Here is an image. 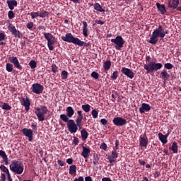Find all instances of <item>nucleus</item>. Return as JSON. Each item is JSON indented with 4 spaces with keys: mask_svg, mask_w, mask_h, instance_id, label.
Wrapping results in <instances>:
<instances>
[{
    "mask_svg": "<svg viewBox=\"0 0 181 181\" xmlns=\"http://www.w3.org/2000/svg\"><path fill=\"white\" fill-rule=\"evenodd\" d=\"M64 42H66L68 43H72L75 45H78L79 47H89L90 44L86 43L83 41H81L80 39L75 37L73 36L71 33H66L65 36L61 37Z\"/></svg>",
    "mask_w": 181,
    "mask_h": 181,
    "instance_id": "f257e3e1",
    "label": "nucleus"
},
{
    "mask_svg": "<svg viewBox=\"0 0 181 181\" xmlns=\"http://www.w3.org/2000/svg\"><path fill=\"white\" fill-rule=\"evenodd\" d=\"M10 169L11 172L16 175H22L24 170V166L23 163L18 160H13L10 165Z\"/></svg>",
    "mask_w": 181,
    "mask_h": 181,
    "instance_id": "f03ea898",
    "label": "nucleus"
},
{
    "mask_svg": "<svg viewBox=\"0 0 181 181\" xmlns=\"http://www.w3.org/2000/svg\"><path fill=\"white\" fill-rule=\"evenodd\" d=\"M163 68V64L160 63H156L154 62H150L148 64L144 66V69L146 71V74H152L154 71Z\"/></svg>",
    "mask_w": 181,
    "mask_h": 181,
    "instance_id": "7ed1b4c3",
    "label": "nucleus"
},
{
    "mask_svg": "<svg viewBox=\"0 0 181 181\" xmlns=\"http://www.w3.org/2000/svg\"><path fill=\"white\" fill-rule=\"evenodd\" d=\"M48 110L46 106H41L40 107H36L35 113L38 118V121L42 122L45 120V115L47 113Z\"/></svg>",
    "mask_w": 181,
    "mask_h": 181,
    "instance_id": "20e7f679",
    "label": "nucleus"
},
{
    "mask_svg": "<svg viewBox=\"0 0 181 181\" xmlns=\"http://www.w3.org/2000/svg\"><path fill=\"white\" fill-rule=\"evenodd\" d=\"M42 34L44 35V38L47 40L48 49L52 51L54 49L53 45L56 42V38L51 33H44Z\"/></svg>",
    "mask_w": 181,
    "mask_h": 181,
    "instance_id": "39448f33",
    "label": "nucleus"
},
{
    "mask_svg": "<svg viewBox=\"0 0 181 181\" xmlns=\"http://www.w3.org/2000/svg\"><path fill=\"white\" fill-rule=\"evenodd\" d=\"M110 42L115 45V49L116 50H121V48H122L124 45V40L120 35L117 36L115 39H111Z\"/></svg>",
    "mask_w": 181,
    "mask_h": 181,
    "instance_id": "423d86ee",
    "label": "nucleus"
},
{
    "mask_svg": "<svg viewBox=\"0 0 181 181\" xmlns=\"http://www.w3.org/2000/svg\"><path fill=\"white\" fill-rule=\"evenodd\" d=\"M74 115V110L72 107L69 106L66 107V115L62 114L59 115V118L62 119V121L67 122L69 119V117L71 118Z\"/></svg>",
    "mask_w": 181,
    "mask_h": 181,
    "instance_id": "0eeeda50",
    "label": "nucleus"
},
{
    "mask_svg": "<svg viewBox=\"0 0 181 181\" xmlns=\"http://www.w3.org/2000/svg\"><path fill=\"white\" fill-rule=\"evenodd\" d=\"M66 122H68L66 124V127H68V130L69 132L76 133L77 130L78 129L77 123L76 124L74 119H69Z\"/></svg>",
    "mask_w": 181,
    "mask_h": 181,
    "instance_id": "6e6552de",
    "label": "nucleus"
},
{
    "mask_svg": "<svg viewBox=\"0 0 181 181\" xmlns=\"http://www.w3.org/2000/svg\"><path fill=\"white\" fill-rule=\"evenodd\" d=\"M112 123L115 126L122 127V126L127 124V119H123L121 117H117L113 118Z\"/></svg>",
    "mask_w": 181,
    "mask_h": 181,
    "instance_id": "1a4fd4ad",
    "label": "nucleus"
},
{
    "mask_svg": "<svg viewBox=\"0 0 181 181\" xmlns=\"http://www.w3.org/2000/svg\"><path fill=\"white\" fill-rule=\"evenodd\" d=\"M43 90H44L43 86H42L41 84H40L38 83H34L32 86V90L33 93H35L36 94L42 93Z\"/></svg>",
    "mask_w": 181,
    "mask_h": 181,
    "instance_id": "9d476101",
    "label": "nucleus"
},
{
    "mask_svg": "<svg viewBox=\"0 0 181 181\" xmlns=\"http://www.w3.org/2000/svg\"><path fill=\"white\" fill-rule=\"evenodd\" d=\"M121 72L122 74L126 75L127 77L130 79H133L134 77V73L133 72V71L128 68H125V67L122 68Z\"/></svg>",
    "mask_w": 181,
    "mask_h": 181,
    "instance_id": "9b49d317",
    "label": "nucleus"
},
{
    "mask_svg": "<svg viewBox=\"0 0 181 181\" xmlns=\"http://www.w3.org/2000/svg\"><path fill=\"white\" fill-rule=\"evenodd\" d=\"M23 134L29 139V141L33 139V132L30 129L24 128L22 129Z\"/></svg>",
    "mask_w": 181,
    "mask_h": 181,
    "instance_id": "f8f14e48",
    "label": "nucleus"
},
{
    "mask_svg": "<svg viewBox=\"0 0 181 181\" xmlns=\"http://www.w3.org/2000/svg\"><path fill=\"white\" fill-rule=\"evenodd\" d=\"M21 105L25 107L26 111H28L30 110V102L28 97H26L25 98L23 97H21Z\"/></svg>",
    "mask_w": 181,
    "mask_h": 181,
    "instance_id": "ddd939ff",
    "label": "nucleus"
},
{
    "mask_svg": "<svg viewBox=\"0 0 181 181\" xmlns=\"http://www.w3.org/2000/svg\"><path fill=\"white\" fill-rule=\"evenodd\" d=\"M180 5V1L179 0H168V8H173V9H177L178 8V6Z\"/></svg>",
    "mask_w": 181,
    "mask_h": 181,
    "instance_id": "4468645a",
    "label": "nucleus"
},
{
    "mask_svg": "<svg viewBox=\"0 0 181 181\" xmlns=\"http://www.w3.org/2000/svg\"><path fill=\"white\" fill-rule=\"evenodd\" d=\"M8 61L12 63L15 67L21 70L23 69L22 66L20 64L18 59L16 57H9Z\"/></svg>",
    "mask_w": 181,
    "mask_h": 181,
    "instance_id": "2eb2a0df",
    "label": "nucleus"
},
{
    "mask_svg": "<svg viewBox=\"0 0 181 181\" xmlns=\"http://www.w3.org/2000/svg\"><path fill=\"white\" fill-rule=\"evenodd\" d=\"M78 113V117H76V119H75V122H76V124L78 125V127H81V123L83 119V115L82 110H78L76 112Z\"/></svg>",
    "mask_w": 181,
    "mask_h": 181,
    "instance_id": "dca6fc26",
    "label": "nucleus"
},
{
    "mask_svg": "<svg viewBox=\"0 0 181 181\" xmlns=\"http://www.w3.org/2000/svg\"><path fill=\"white\" fill-rule=\"evenodd\" d=\"M8 28L16 37L21 38V37H23L22 33L20 31L17 30L15 26H8Z\"/></svg>",
    "mask_w": 181,
    "mask_h": 181,
    "instance_id": "f3484780",
    "label": "nucleus"
},
{
    "mask_svg": "<svg viewBox=\"0 0 181 181\" xmlns=\"http://www.w3.org/2000/svg\"><path fill=\"white\" fill-rule=\"evenodd\" d=\"M156 34L160 39H163L165 37V29L163 28L162 25H159L158 28L155 29Z\"/></svg>",
    "mask_w": 181,
    "mask_h": 181,
    "instance_id": "a211bd4d",
    "label": "nucleus"
},
{
    "mask_svg": "<svg viewBox=\"0 0 181 181\" xmlns=\"http://www.w3.org/2000/svg\"><path fill=\"white\" fill-rule=\"evenodd\" d=\"M158 37H159L158 34L156 33L155 30H153V32L152 33V35L150 37V40L148 41V42L150 44H152V45L157 44V42H158Z\"/></svg>",
    "mask_w": 181,
    "mask_h": 181,
    "instance_id": "6ab92c4d",
    "label": "nucleus"
},
{
    "mask_svg": "<svg viewBox=\"0 0 181 181\" xmlns=\"http://www.w3.org/2000/svg\"><path fill=\"white\" fill-rule=\"evenodd\" d=\"M151 110V107L147 103H142L141 107L139 109L141 114L145 113V112H148Z\"/></svg>",
    "mask_w": 181,
    "mask_h": 181,
    "instance_id": "aec40b11",
    "label": "nucleus"
},
{
    "mask_svg": "<svg viewBox=\"0 0 181 181\" xmlns=\"http://www.w3.org/2000/svg\"><path fill=\"white\" fill-rule=\"evenodd\" d=\"M148 144V139L146 135L144 136H140L139 137V146L141 147H147Z\"/></svg>",
    "mask_w": 181,
    "mask_h": 181,
    "instance_id": "412c9836",
    "label": "nucleus"
},
{
    "mask_svg": "<svg viewBox=\"0 0 181 181\" xmlns=\"http://www.w3.org/2000/svg\"><path fill=\"white\" fill-rule=\"evenodd\" d=\"M156 8L158 9V11L160 14L164 15L167 12L165 5L160 4V3H156Z\"/></svg>",
    "mask_w": 181,
    "mask_h": 181,
    "instance_id": "4be33fe9",
    "label": "nucleus"
},
{
    "mask_svg": "<svg viewBox=\"0 0 181 181\" xmlns=\"http://www.w3.org/2000/svg\"><path fill=\"white\" fill-rule=\"evenodd\" d=\"M90 153V148L87 146H82V157L84 158H88L89 155Z\"/></svg>",
    "mask_w": 181,
    "mask_h": 181,
    "instance_id": "5701e85b",
    "label": "nucleus"
},
{
    "mask_svg": "<svg viewBox=\"0 0 181 181\" xmlns=\"http://www.w3.org/2000/svg\"><path fill=\"white\" fill-rule=\"evenodd\" d=\"M160 76L163 80V83H165L170 78V75L168 73V71L164 69L160 72Z\"/></svg>",
    "mask_w": 181,
    "mask_h": 181,
    "instance_id": "b1692460",
    "label": "nucleus"
},
{
    "mask_svg": "<svg viewBox=\"0 0 181 181\" xmlns=\"http://www.w3.org/2000/svg\"><path fill=\"white\" fill-rule=\"evenodd\" d=\"M169 149H170L173 153H178V145L176 141L173 142V144L170 147H169Z\"/></svg>",
    "mask_w": 181,
    "mask_h": 181,
    "instance_id": "393cba45",
    "label": "nucleus"
},
{
    "mask_svg": "<svg viewBox=\"0 0 181 181\" xmlns=\"http://www.w3.org/2000/svg\"><path fill=\"white\" fill-rule=\"evenodd\" d=\"M0 156L4 159L5 164L7 165H8V158L6 155V153H5V151L0 150Z\"/></svg>",
    "mask_w": 181,
    "mask_h": 181,
    "instance_id": "a878e982",
    "label": "nucleus"
},
{
    "mask_svg": "<svg viewBox=\"0 0 181 181\" xmlns=\"http://www.w3.org/2000/svg\"><path fill=\"white\" fill-rule=\"evenodd\" d=\"M82 24H83V28L82 29V32L83 33V36L88 37V23L86 22L83 21V22H82Z\"/></svg>",
    "mask_w": 181,
    "mask_h": 181,
    "instance_id": "bb28decb",
    "label": "nucleus"
},
{
    "mask_svg": "<svg viewBox=\"0 0 181 181\" xmlns=\"http://www.w3.org/2000/svg\"><path fill=\"white\" fill-rule=\"evenodd\" d=\"M93 8H94V10H95L100 13L105 12V10L103 8L101 5L98 3H95L93 4Z\"/></svg>",
    "mask_w": 181,
    "mask_h": 181,
    "instance_id": "cd10ccee",
    "label": "nucleus"
},
{
    "mask_svg": "<svg viewBox=\"0 0 181 181\" xmlns=\"http://www.w3.org/2000/svg\"><path fill=\"white\" fill-rule=\"evenodd\" d=\"M7 4H8V6L9 8L11 11L14 9V6H18V3L15 0L7 1Z\"/></svg>",
    "mask_w": 181,
    "mask_h": 181,
    "instance_id": "c85d7f7f",
    "label": "nucleus"
},
{
    "mask_svg": "<svg viewBox=\"0 0 181 181\" xmlns=\"http://www.w3.org/2000/svg\"><path fill=\"white\" fill-rule=\"evenodd\" d=\"M158 138L163 144L168 143L167 138L162 133H158Z\"/></svg>",
    "mask_w": 181,
    "mask_h": 181,
    "instance_id": "c756f323",
    "label": "nucleus"
},
{
    "mask_svg": "<svg viewBox=\"0 0 181 181\" xmlns=\"http://www.w3.org/2000/svg\"><path fill=\"white\" fill-rule=\"evenodd\" d=\"M81 136H82V140H86L88 139V133L85 129L81 131Z\"/></svg>",
    "mask_w": 181,
    "mask_h": 181,
    "instance_id": "7c9ffc66",
    "label": "nucleus"
},
{
    "mask_svg": "<svg viewBox=\"0 0 181 181\" xmlns=\"http://www.w3.org/2000/svg\"><path fill=\"white\" fill-rule=\"evenodd\" d=\"M111 62L110 61H106L103 64V69L105 71H108L111 67Z\"/></svg>",
    "mask_w": 181,
    "mask_h": 181,
    "instance_id": "2f4dec72",
    "label": "nucleus"
},
{
    "mask_svg": "<svg viewBox=\"0 0 181 181\" xmlns=\"http://www.w3.org/2000/svg\"><path fill=\"white\" fill-rule=\"evenodd\" d=\"M77 167L75 165L69 166V175H74L76 173Z\"/></svg>",
    "mask_w": 181,
    "mask_h": 181,
    "instance_id": "473e14b6",
    "label": "nucleus"
},
{
    "mask_svg": "<svg viewBox=\"0 0 181 181\" xmlns=\"http://www.w3.org/2000/svg\"><path fill=\"white\" fill-rule=\"evenodd\" d=\"M0 169L1 170H2V172H4V173H6L8 176H11L8 169L5 165H1Z\"/></svg>",
    "mask_w": 181,
    "mask_h": 181,
    "instance_id": "72a5a7b5",
    "label": "nucleus"
},
{
    "mask_svg": "<svg viewBox=\"0 0 181 181\" xmlns=\"http://www.w3.org/2000/svg\"><path fill=\"white\" fill-rule=\"evenodd\" d=\"M6 69L8 72H12L13 70V66L11 64L8 63L6 65Z\"/></svg>",
    "mask_w": 181,
    "mask_h": 181,
    "instance_id": "f704fd0d",
    "label": "nucleus"
},
{
    "mask_svg": "<svg viewBox=\"0 0 181 181\" xmlns=\"http://www.w3.org/2000/svg\"><path fill=\"white\" fill-rule=\"evenodd\" d=\"M82 110H83L85 112H88L90 111V105L88 104L83 105H82Z\"/></svg>",
    "mask_w": 181,
    "mask_h": 181,
    "instance_id": "c9c22d12",
    "label": "nucleus"
},
{
    "mask_svg": "<svg viewBox=\"0 0 181 181\" xmlns=\"http://www.w3.org/2000/svg\"><path fill=\"white\" fill-rule=\"evenodd\" d=\"M69 73L66 71H62V72H61V78L62 79H66L68 77Z\"/></svg>",
    "mask_w": 181,
    "mask_h": 181,
    "instance_id": "e433bc0d",
    "label": "nucleus"
},
{
    "mask_svg": "<svg viewBox=\"0 0 181 181\" xmlns=\"http://www.w3.org/2000/svg\"><path fill=\"white\" fill-rule=\"evenodd\" d=\"M1 108L3 110H10L11 109V107L8 103H4Z\"/></svg>",
    "mask_w": 181,
    "mask_h": 181,
    "instance_id": "4c0bfd02",
    "label": "nucleus"
},
{
    "mask_svg": "<svg viewBox=\"0 0 181 181\" xmlns=\"http://www.w3.org/2000/svg\"><path fill=\"white\" fill-rule=\"evenodd\" d=\"M107 159L109 160V163H113L115 162L116 158L113 156L110 155L107 156Z\"/></svg>",
    "mask_w": 181,
    "mask_h": 181,
    "instance_id": "58836bf2",
    "label": "nucleus"
},
{
    "mask_svg": "<svg viewBox=\"0 0 181 181\" xmlns=\"http://www.w3.org/2000/svg\"><path fill=\"white\" fill-rule=\"evenodd\" d=\"M91 115L93 119H96L98 117V112L96 110L91 111Z\"/></svg>",
    "mask_w": 181,
    "mask_h": 181,
    "instance_id": "ea45409f",
    "label": "nucleus"
},
{
    "mask_svg": "<svg viewBox=\"0 0 181 181\" xmlns=\"http://www.w3.org/2000/svg\"><path fill=\"white\" fill-rule=\"evenodd\" d=\"M30 16H31L33 19H35L37 17H40V14L39 12H32L30 13Z\"/></svg>",
    "mask_w": 181,
    "mask_h": 181,
    "instance_id": "a19ab883",
    "label": "nucleus"
},
{
    "mask_svg": "<svg viewBox=\"0 0 181 181\" xmlns=\"http://www.w3.org/2000/svg\"><path fill=\"white\" fill-rule=\"evenodd\" d=\"M29 65L32 69H35L37 67V62L35 60H32Z\"/></svg>",
    "mask_w": 181,
    "mask_h": 181,
    "instance_id": "79ce46f5",
    "label": "nucleus"
},
{
    "mask_svg": "<svg viewBox=\"0 0 181 181\" xmlns=\"http://www.w3.org/2000/svg\"><path fill=\"white\" fill-rule=\"evenodd\" d=\"M48 16H49V13L47 11H43L42 12L40 13V18H44L45 17Z\"/></svg>",
    "mask_w": 181,
    "mask_h": 181,
    "instance_id": "37998d69",
    "label": "nucleus"
},
{
    "mask_svg": "<svg viewBox=\"0 0 181 181\" xmlns=\"http://www.w3.org/2000/svg\"><path fill=\"white\" fill-rule=\"evenodd\" d=\"M111 156L115 157L117 159L119 156V153H117V150L113 149L111 152Z\"/></svg>",
    "mask_w": 181,
    "mask_h": 181,
    "instance_id": "c03bdc74",
    "label": "nucleus"
},
{
    "mask_svg": "<svg viewBox=\"0 0 181 181\" xmlns=\"http://www.w3.org/2000/svg\"><path fill=\"white\" fill-rule=\"evenodd\" d=\"M90 76L94 78L95 79H98L100 76L98 73L93 71L91 73Z\"/></svg>",
    "mask_w": 181,
    "mask_h": 181,
    "instance_id": "a18cd8bd",
    "label": "nucleus"
},
{
    "mask_svg": "<svg viewBox=\"0 0 181 181\" xmlns=\"http://www.w3.org/2000/svg\"><path fill=\"white\" fill-rule=\"evenodd\" d=\"M164 67L167 69L168 70H170L173 68V65L170 63H167L164 64Z\"/></svg>",
    "mask_w": 181,
    "mask_h": 181,
    "instance_id": "49530a36",
    "label": "nucleus"
},
{
    "mask_svg": "<svg viewBox=\"0 0 181 181\" xmlns=\"http://www.w3.org/2000/svg\"><path fill=\"white\" fill-rule=\"evenodd\" d=\"M117 77H118V71H115L111 75V78L112 80H116L117 78Z\"/></svg>",
    "mask_w": 181,
    "mask_h": 181,
    "instance_id": "de8ad7c7",
    "label": "nucleus"
},
{
    "mask_svg": "<svg viewBox=\"0 0 181 181\" xmlns=\"http://www.w3.org/2000/svg\"><path fill=\"white\" fill-rule=\"evenodd\" d=\"M8 16L9 19H13L15 17V14L12 11H10L8 13Z\"/></svg>",
    "mask_w": 181,
    "mask_h": 181,
    "instance_id": "09e8293b",
    "label": "nucleus"
},
{
    "mask_svg": "<svg viewBox=\"0 0 181 181\" xmlns=\"http://www.w3.org/2000/svg\"><path fill=\"white\" fill-rule=\"evenodd\" d=\"M107 146L105 143H102L100 145V148L104 150V151H106L107 150Z\"/></svg>",
    "mask_w": 181,
    "mask_h": 181,
    "instance_id": "8fccbe9b",
    "label": "nucleus"
},
{
    "mask_svg": "<svg viewBox=\"0 0 181 181\" xmlns=\"http://www.w3.org/2000/svg\"><path fill=\"white\" fill-rule=\"evenodd\" d=\"M119 140H115V146L113 148V150L117 151L119 149Z\"/></svg>",
    "mask_w": 181,
    "mask_h": 181,
    "instance_id": "3c124183",
    "label": "nucleus"
},
{
    "mask_svg": "<svg viewBox=\"0 0 181 181\" xmlns=\"http://www.w3.org/2000/svg\"><path fill=\"white\" fill-rule=\"evenodd\" d=\"M51 70L52 72L56 73L57 71V66L55 64H52V66H51Z\"/></svg>",
    "mask_w": 181,
    "mask_h": 181,
    "instance_id": "603ef678",
    "label": "nucleus"
},
{
    "mask_svg": "<svg viewBox=\"0 0 181 181\" xmlns=\"http://www.w3.org/2000/svg\"><path fill=\"white\" fill-rule=\"evenodd\" d=\"M6 35L4 33H0V42L5 40Z\"/></svg>",
    "mask_w": 181,
    "mask_h": 181,
    "instance_id": "864d4df0",
    "label": "nucleus"
},
{
    "mask_svg": "<svg viewBox=\"0 0 181 181\" xmlns=\"http://www.w3.org/2000/svg\"><path fill=\"white\" fill-rule=\"evenodd\" d=\"M79 143V140L76 136H74V144H75V146H77Z\"/></svg>",
    "mask_w": 181,
    "mask_h": 181,
    "instance_id": "5fc2aeb1",
    "label": "nucleus"
},
{
    "mask_svg": "<svg viewBox=\"0 0 181 181\" xmlns=\"http://www.w3.org/2000/svg\"><path fill=\"white\" fill-rule=\"evenodd\" d=\"M100 122L103 124V125H107V120L106 119H101L100 120Z\"/></svg>",
    "mask_w": 181,
    "mask_h": 181,
    "instance_id": "6e6d98bb",
    "label": "nucleus"
},
{
    "mask_svg": "<svg viewBox=\"0 0 181 181\" xmlns=\"http://www.w3.org/2000/svg\"><path fill=\"white\" fill-rule=\"evenodd\" d=\"M33 22H29L28 24H27V28L30 30H31L33 28Z\"/></svg>",
    "mask_w": 181,
    "mask_h": 181,
    "instance_id": "4d7b16f0",
    "label": "nucleus"
},
{
    "mask_svg": "<svg viewBox=\"0 0 181 181\" xmlns=\"http://www.w3.org/2000/svg\"><path fill=\"white\" fill-rule=\"evenodd\" d=\"M100 158L98 155H93V160L95 162H99Z\"/></svg>",
    "mask_w": 181,
    "mask_h": 181,
    "instance_id": "13d9d810",
    "label": "nucleus"
},
{
    "mask_svg": "<svg viewBox=\"0 0 181 181\" xmlns=\"http://www.w3.org/2000/svg\"><path fill=\"white\" fill-rule=\"evenodd\" d=\"M74 181H84V178H83V177L81 176L78 178H75V180H74Z\"/></svg>",
    "mask_w": 181,
    "mask_h": 181,
    "instance_id": "bf43d9fd",
    "label": "nucleus"
},
{
    "mask_svg": "<svg viewBox=\"0 0 181 181\" xmlns=\"http://www.w3.org/2000/svg\"><path fill=\"white\" fill-rule=\"evenodd\" d=\"M1 181H6V175L4 173L1 174Z\"/></svg>",
    "mask_w": 181,
    "mask_h": 181,
    "instance_id": "052dcab7",
    "label": "nucleus"
},
{
    "mask_svg": "<svg viewBox=\"0 0 181 181\" xmlns=\"http://www.w3.org/2000/svg\"><path fill=\"white\" fill-rule=\"evenodd\" d=\"M31 127H32V129H33V130H35V131L37 130V124H34V123L32 124Z\"/></svg>",
    "mask_w": 181,
    "mask_h": 181,
    "instance_id": "680f3d73",
    "label": "nucleus"
},
{
    "mask_svg": "<svg viewBox=\"0 0 181 181\" xmlns=\"http://www.w3.org/2000/svg\"><path fill=\"white\" fill-rule=\"evenodd\" d=\"M139 163L141 165H145L146 164V163L141 159L138 160Z\"/></svg>",
    "mask_w": 181,
    "mask_h": 181,
    "instance_id": "e2e57ef3",
    "label": "nucleus"
},
{
    "mask_svg": "<svg viewBox=\"0 0 181 181\" xmlns=\"http://www.w3.org/2000/svg\"><path fill=\"white\" fill-rule=\"evenodd\" d=\"M66 163L71 165L73 163V159L72 158H68L66 159Z\"/></svg>",
    "mask_w": 181,
    "mask_h": 181,
    "instance_id": "0e129e2a",
    "label": "nucleus"
},
{
    "mask_svg": "<svg viewBox=\"0 0 181 181\" xmlns=\"http://www.w3.org/2000/svg\"><path fill=\"white\" fill-rule=\"evenodd\" d=\"M58 165H59L60 166H64V162L61 160H58Z\"/></svg>",
    "mask_w": 181,
    "mask_h": 181,
    "instance_id": "69168bd1",
    "label": "nucleus"
},
{
    "mask_svg": "<svg viewBox=\"0 0 181 181\" xmlns=\"http://www.w3.org/2000/svg\"><path fill=\"white\" fill-rule=\"evenodd\" d=\"M102 181H112L110 177H103Z\"/></svg>",
    "mask_w": 181,
    "mask_h": 181,
    "instance_id": "338daca9",
    "label": "nucleus"
},
{
    "mask_svg": "<svg viewBox=\"0 0 181 181\" xmlns=\"http://www.w3.org/2000/svg\"><path fill=\"white\" fill-rule=\"evenodd\" d=\"M85 181H93V180L90 176H87V177H85Z\"/></svg>",
    "mask_w": 181,
    "mask_h": 181,
    "instance_id": "774afa93",
    "label": "nucleus"
}]
</instances>
